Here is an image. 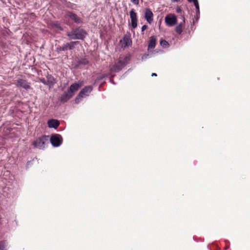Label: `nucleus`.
Here are the masks:
<instances>
[{
	"label": "nucleus",
	"mask_w": 250,
	"mask_h": 250,
	"mask_svg": "<svg viewBox=\"0 0 250 250\" xmlns=\"http://www.w3.org/2000/svg\"><path fill=\"white\" fill-rule=\"evenodd\" d=\"M131 1L135 5H138L139 2V0H131Z\"/></svg>",
	"instance_id": "cd10ccee"
},
{
	"label": "nucleus",
	"mask_w": 250,
	"mask_h": 250,
	"mask_svg": "<svg viewBox=\"0 0 250 250\" xmlns=\"http://www.w3.org/2000/svg\"><path fill=\"white\" fill-rule=\"evenodd\" d=\"M156 37L154 36H152L150 37L148 45V49H153L155 48L156 42Z\"/></svg>",
	"instance_id": "4468645a"
},
{
	"label": "nucleus",
	"mask_w": 250,
	"mask_h": 250,
	"mask_svg": "<svg viewBox=\"0 0 250 250\" xmlns=\"http://www.w3.org/2000/svg\"><path fill=\"white\" fill-rule=\"evenodd\" d=\"M78 63L79 64L86 65L88 63V61L85 58H81L78 61Z\"/></svg>",
	"instance_id": "6ab92c4d"
},
{
	"label": "nucleus",
	"mask_w": 250,
	"mask_h": 250,
	"mask_svg": "<svg viewBox=\"0 0 250 250\" xmlns=\"http://www.w3.org/2000/svg\"><path fill=\"white\" fill-rule=\"evenodd\" d=\"M131 59V55L127 54L125 56L120 57L117 63L109 66V70L111 72H118L129 63Z\"/></svg>",
	"instance_id": "f03ea898"
},
{
	"label": "nucleus",
	"mask_w": 250,
	"mask_h": 250,
	"mask_svg": "<svg viewBox=\"0 0 250 250\" xmlns=\"http://www.w3.org/2000/svg\"><path fill=\"white\" fill-rule=\"evenodd\" d=\"M0 250H6L5 247L2 242H0Z\"/></svg>",
	"instance_id": "393cba45"
},
{
	"label": "nucleus",
	"mask_w": 250,
	"mask_h": 250,
	"mask_svg": "<svg viewBox=\"0 0 250 250\" xmlns=\"http://www.w3.org/2000/svg\"><path fill=\"white\" fill-rule=\"evenodd\" d=\"M182 11L181 8L179 7H177L176 8V12L177 13H180Z\"/></svg>",
	"instance_id": "c756f323"
},
{
	"label": "nucleus",
	"mask_w": 250,
	"mask_h": 250,
	"mask_svg": "<svg viewBox=\"0 0 250 250\" xmlns=\"http://www.w3.org/2000/svg\"><path fill=\"white\" fill-rule=\"evenodd\" d=\"M123 41L124 44V47H127L132 43L131 40L128 37H124Z\"/></svg>",
	"instance_id": "dca6fc26"
},
{
	"label": "nucleus",
	"mask_w": 250,
	"mask_h": 250,
	"mask_svg": "<svg viewBox=\"0 0 250 250\" xmlns=\"http://www.w3.org/2000/svg\"><path fill=\"white\" fill-rule=\"evenodd\" d=\"M183 22H185V18H184V17H183Z\"/></svg>",
	"instance_id": "473e14b6"
},
{
	"label": "nucleus",
	"mask_w": 250,
	"mask_h": 250,
	"mask_svg": "<svg viewBox=\"0 0 250 250\" xmlns=\"http://www.w3.org/2000/svg\"><path fill=\"white\" fill-rule=\"evenodd\" d=\"M39 80L44 84L47 85V80H46L44 78H39Z\"/></svg>",
	"instance_id": "5701e85b"
},
{
	"label": "nucleus",
	"mask_w": 250,
	"mask_h": 250,
	"mask_svg": "<svg viewBox=\"0 0 250 250\" xmlns=\"http://www.w3.org/2000/svg\"><path fill=\"white\" fill-rule=\"evenodd\" d=\"M196 13L197 19H198L199 18V14H200L199 8H198V10H196Z\"/></svg>",
	"instance_id": "c85d7f7f"
},
{
	"label": "nucleus",
	"mask_w": 250,
	"mask_h": 250,
	"mask_svg": "<svg viewBox=\"0 0 250 250\" xmlns=\"http://www.w3.org/2000/svg\"><path fill=\"white\" fill-rule=\"evenodd\" d=\"M87 34L86 32L84 29L77 28L68 32L66 35L70 40H84Z\"/></svg>",
	"instance_id": "7ed1b4c3"
},
{
	"label": "nucleus",
	"mask_w": 250,
	"mask_h": 250,
	"mask_svg": "<svg viewBox=\"0 0 250 250\" xmlns=\"http://www.w3.org/2000/svg\"><path fill=\"white\" fill-rule=\"evenodd\" d=\"M107 76V75L106 74H103L101 76L98 77L97 78V79L98 80H102L105 77H106Z\"/></svg>",
	"instance_id": "bb28decb"
},
{
	"label": "nucleus",
	"mask_w": 250,
	"mask_h": 250,
	"mask_svg": "<svg viewBox=\"0 0 250 250\" xmlns=\"http://www.w3.org/2000/svg\"><path fill=\"white\" fill-rule=\"evenodd\" d=\"M83 97L82 95H80V93H79V94L76 96V97L75 98V103L79 104L80 103V102L81 101V99Z\"/></svg>",
	"instance_id": "412c9836"
},
{
	"label": "nucleus",
	"mask_w": 250,
	"mask_h": 250,
	"mask_svg": "<svg viewBox=\"0 0 250 250\" xmlns=\"http://www.w3.org/2000/svg\"><path fill=\"white\" fill-rule=\"evenodd\" d=\"M54 26L60 30H62V28L59 23H54Z\"/></svg>",
	"instance_id": "b1692460"
},
{
	"label": "nucleus",
	"mask_w": 250,
	"mask_h": 250,
	"mask_svg": "<svg viewBox=\"0 0 250 250\" xmlns=\"http://www.w3.org/2000/svg\"><path fill=\"white\" fill-rule=\"evenodd\" d=\"M47 125L48 127L56 129L59 126L60 122L57 120L51 119L48 121Z\"/></svg>",
	"instance_id": "ddd939ff"
},
{
	"label": "nucleus",
	"mask_w": 250,
	"mask_h": 250,
	"mask_svg": "<svg viewBox=\"0 0 250 250\" xmlns=\"http://www.w3.org/2000/svg\"><path fill=\"white\" fill-rule=\"evenodd\" d=\"M66 16L73 20L76 23L79 24L82 22L81 19L78 17L76 14L71 11H67L66 12Z\"/></svg>",
	"instance_id": "1a4fd4ad"
},
{
	"label": "nucleus",
	"mask_w": 250,
	"mask_h": 250,
	"mask_svg": "<svg viewBox=\"0 0 250 250\" xmlns=\"http://www.w3.org/2000/svg\"><path fill=\"white\" fill-rule=\"evenodd\" d=\"M165 22L169 26H172L175 24L177 22V19L174 15H168L165 18Z\"/></svg>",
	"instance_id": "6e6552de"
},
{
	"label": "nucleus",
	"mask_w": 250,
	"mask_h": 250,
	"mask_svg": "<svg viewBox=\"0 0 250 250\" xmlns=\"http://www.w3.org/2000/svg\"><path fill=\"white\" fill-rule=\"evenodd\" d=\"M147 26L146 25H143L142 27V28H141V31H142V34H144V31L147 28Z\"/></svg>",
	"instance_id": "a878e982"
},
{
	"label": "nucleus",
	"mask_w": 250,
	"mask_h": 250,
	"mask_svg": "<svg viewBox=\"0 0 250 250\" xmlns=\"http://www.w3.org/2000/svg\"><path fill=\"white\" fill-rule=\"evenodd\" d=\"M152 76H157V74L155 73H152L151 74Z\"/></svg>",
	"instance_id": "2f4dec72"
},
{
	"label": "nucleus",
	"mask_w": 250,
	"mask_h": 250,
	"mask_svg": "<svg viewBox=\"0 0 250 250\" xmlns=\"http://www.w3.org/2000/svg\"><path fill=\"white\" fill-rule=\"evenodd\" d=\"M93 89V87L91 85L86 86L83 87L80 92V95H82L83 97L88 96Z\"/></svg>",
	"instance_id": "9b49d317"
},
{
	"label": "nucleus",
	"mask_w": 250,
	"mask_h": 250,
	"mask_svg": "<svg viewBox=\"0 0 250 250\" xmlns=\"http://www.w3.org/2000/svg\"><path fill=\"white\" fill-rule=\"evenodd\" d=\"M153 14L149 8H146L145 13V18L146 21L151 23L153 21Z\"/></svg>",
	"instance_id": "9d476101"
},
{
	"label": "nucleus",
	"mask_w": 250,
	"mask_h": 250,
	"mask_svg": "<svg viewBox=\"0 0 250 250\" xmlns=\"http://www.w3.org/2000/svg\"><path fill=\"white\" fill-rule=\"evenodd\" d=\"M172 2H178L180 0H171Z\"/></svg>",
	"instance_id": "7c9ffc66"
},
{
	"label": "nucleus",
	"mask_w": 250,
	"mask_h": 250,
	"mask_svg": "<svg viewBox=\"0 0 250 250\" xmlns=\"http://www.w3.org/2000/svg\"><path fill=\"white\" fill-rule=\"evenodd\" d=\"M47 85L49 88L53 87V86L57 83V81L51 75L48 74L46 76Z\"/></svg>",
	"instance_id": "f8f14e48"
},
{
	"label": "nucleus",
	"mask_w": 250,
	"mask_h": 250,
	"mask_svg": "<svg viewBox=\"0 0 250 250\" xmlns=\"http://www.w3.org/2000/svg\"><path fill=\"white\" fill-rule=\"evenodd\" d=\"M160 45L163 47H166L167 46H168V45H169V43H168V42L167 41H166L165 40H163V39H161L160 40Z\"/></svg>",
	"instance_id": "aec40b11"
},
{
	"label": "nucleus",
	"mask_w": 250,
	"mask_h": 250,
	"mask_svg": "<svg viewBox=\"0 0 250 250\" xmlns=\"http://www.w3.org/2000/svg\"><path fill=\"white\" fill-rule=\"evenodd\" d=\"M175 31L178 34H181L182 33V32L183 31V30H182V23L179 24L175 27Z\"/></svg>",
	"instance_id": "a211bd4d"
},
{
	"label": "nucleus",
	"mask_w": 250,
	"mask_h": 250,
	"mask_svg": "<svg viewBox=\"0 0 250 250\" xmlns=\"http://www.w3.org/2000/svg\"><path fill=\"white\" fill-rule=\"evenodd\" d=\"M130 17L131 19V25L133 28H135L137 26V14L134 10L132 9L129 12Z\"/></svg>",
	"instance_id": "0eeeda50"
},
{
	"label": "nucleus",
	"mask_w": 250,
	"mask_h": 250,
	"mask_svg": "<svg viewBox=\"0 0 250 250\" xmlns=\"http://www.w3.org/2000/svg\"><path fill=\"white\" fill-rule=\"evenodd\" d=\"M68 50L67 44H63L62 46H58L56 48V51L58 52L64 51Z\"/></svg>",
	"instance_id": "f3484780"
},
{
	"label": "nucleus",
	"mask_w": 250,
	"mask_h": 250,
	"mask_svg": "<svg viewBox=\"0 0 250 250\" xmlns=\"http://www.w3.org/2000/svg\"><path fill=\"white\" fill-rule=\"evenodd\" d=\"M49 136L43 135L39 137L35 140L33 145L37 148L43 149L45 148V146L48 144Z\"/></svg>",
	"instance_id": "20e7f679"
},
{
	"label": "nucleus",
	"mask_w": 250,
	"mask_h": 250,
	"mask_svg": "<svg viewBox=\"0 0 250 250\" xmlns=\"http://www.w3.org/2000/svg\"><path fill=\"white\" fill-rule=\"evenodd\" d=\"M83 84V81H79L72 84L67 91L64 92L60 97V101L65 103L70 100L75 95V93Z\"/></svg>",
	"instance_id": "f257e3e1"
},
{
	"label": "nucleus",
	"mask_w": 250,
	"mask_h": 250,
	"mask_svg": "<svg viewBox=\"0 0 250 250\" xmlns=\"http://www.w3.org/2000/svg\"><path fill=\"white\" fill-rule=\"evenodd\" d=\"M62 137L58 134L52 135L50 138V141L51 145L54 147H58L61 145L62 143Z\"/></svg>",
	"instance_id": "39448f33"
},
{
	"label": "nucleus",
	"mask_w": 250,
	"mask_h": 250,
	"mask_svg": "<svg viewBox=\"0 0 250 250\" xmlns=\"http://www.w3.org/2000/svg\"><path fill=\"white\" fill-rule=\"evenodd\" d=\"M68 50H72L75 48V45L80 44L79 41H72L70 42L66 43Z\"/></svg>",
	"instance_id": "2eb2a0df"
},
{
	"label": "nucleus",
	"mask_w": 250,
	"mask_h": 250,
	"mask_svg": "<svg viewBox=\"0 0 250 250\" xmlns=\"http://www.w3.org/2000/svg\"><path fill=\"white\" fill-rule=\"evenodd\" d=\"M188 0L190 2H193L195 6L196 10H198V8H199V5L198 4V0Z\"/></svg>",
	"instance_id": "4be33fe9"
},
{
	"label": "nucleus",
	"mask_w": 250,
	"mask_h": 250,
	"mask_svg": "<svg viewBox=\"0 0 250 250\" xmlns=\"http://www.w3.org/2000/svg\"><path fill=\"white\" fill-rule=\"evenodd\" d=\"M16 86L17 87H21L26 90L31 88L30 83L28 82L26 80L22 79H18L16 80Z\"/></svg>",
	"instance_id": "423d86ee"
}]
</instances>
